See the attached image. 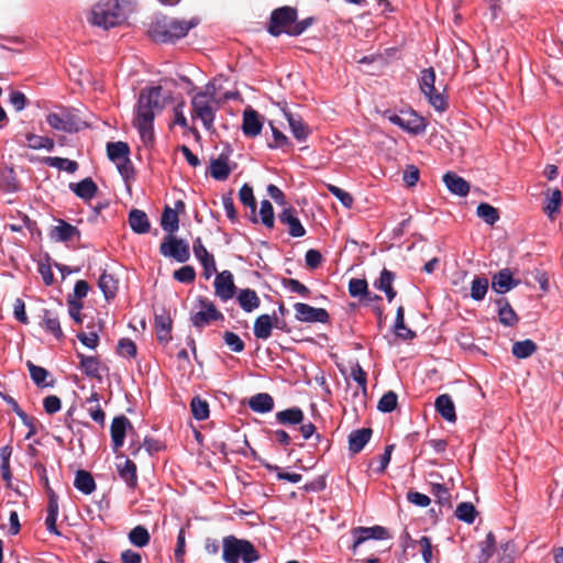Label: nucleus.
Returning <instances> with one entry per match:
<instances>
[{
  "label": "nucleus",
  "instance_id": "40",
  "mask_svg": "<svg viewBox=\"0 0 563 563\" xmlns=\"http://www.w3.org/2000/svg\"><path fill=\"white\" fill-rule=\"evenodd\" d=\"M98 286L107 300L115 297L118 291V280L111 274H108L104 271L99 277Z\"/></svg>",
  "mask_w": 563,
  "mask_h": 563
},
{
  "label": "nucleus",
  "instance_id": "24",
  "mask_svg": "<svg viewBox=\"0 0 563 563\" xmlns=\"http://www.w3.org/2000/svg\"><path fill=\"white\" fill-rule=\"evenodd\" d=\"M284 112L294 137L299 142L306 141L311 132L308 124L301 119V117L295 115L288 111Z\"/></svg>",
  "mask_w": 563,
  "mask_h": 563
},
{
  "label": "nucleus",
  "instance_id": "38",
  "mask_svg": "<svg viewBox=\"0 0 563 563\" xmlns=\"http://www.w3.org/2000/svg\"><path fill=\"white\" fill-rule=\"evenodd\" d=\"M394 332L396 336L402 340H412L416 333L409 329L405 323V308L399 306L396 311V319L394 324Z\"/></svg>",
  "mask_w": 563,
  "mask_h": 563
},
{
  "label": "nucleus",
  "instance_id": "35",
  "mask_svg": "<svg viewBox=\"0 0 563 563\" xmlns=\"http://www.w3.org/2000/svg\"><path fill=\"white\" fill-rule=\"evenodd\" d=\"M236 300L240 307L245 312H252L253 310L257 309L261 305V300L256 291L250 288L241 289L236 297Z\"/></svg>",
  "mask_w": 563,
  "mask_h": 563
},
{
  "label": "nucleus",
  "instance_id": "59",
  "mask_svg": "<svg viewBox=\"0 0 563 563\" xmlns=\"http://www.w3.org/2000/svg\"><path fill=\"white\" fill-rule=\"evenodd\" d=\"M260 216L262 223L266 228L272 229L274 227V209L268 200H263L261 202Z\"/></svg>",
  "mask_w": 563,
  "mask_h": 563
},
{
  "label": "nucleus",
  "instance_id": "50",
  "mask_svg": "<svg viewBox=\"0 0 563 563\" xmlns=\"http://www.w3.org/2000/svg\"><path fill=\"white\" fill-rule=\"evenodd\" d=\"M44 162L58 169H64L70 174H74L78 169V163L68 158L63 157H46Z\"/></svg>",
  "mask_w": 563,
  "mask_h": 563
},
{
  "label": "nucleus",
  "instance_id": "1",
  "mask_svg": "<svg viewBox=\"0 0 563 563\" xmlns=\"http://www.w3.org/2000/svg\"><path fill=\"white\" fill-rule=\"evenodd\" d=\"M161 86L145 88L141 90L137 101L136 117L134 119V126L140 133V137L145 146L154 142V128L153 122L155 119V110L163 109L162 104Z\"/></svg>",
  "mask_w": 563,
  "mask_h": 563
},
{
  "label": "nucleus",
  "instance_id": "10",
  "mask_svg": "<svg viewBox=\"0 0 563 563\" xmlns=\"http://www.w3.org/2000/svg\"><path fill=\"white\" fill-rule=\"evenodd\" d=\"M159 253L165 257H173L179 263H185L190 257L189 245L181 239L168 234L159 245Z\"/></svg>",
  "mask_w": 563,
  "mask_h": 563
},
{
  "label": "nucleus",
  "instance_id": "8",
  "mask_svg": "<svg viewBox=\"0 0 563 563\" xmlns=\"http://www.w3.org/2000/svg\"><path fill=\"white\" fill-rule=\"evenodd\" d=\"M384 117L393 124L412 135L422 134L427 128L424 119L418 115L413 110L401 111L399 114L387 110L384 112Z\"/></svg>",
  "mask_w": 563,
  "mask_h": 563
},
{
  "label": "nucleus",
  "instance_id": "58",
  "mask_svg": "<svg viewBox=\"0 0 563 563\" xmlns=\"http://www.w3.org/2000/svg\"><path fill=\"white\" fill-rule=\"evenodd\" d=\"M396 278V275L395 273H393L391 271L387 269V268H383V271L380 272V276L377 280H375L374 283V286L380 290V291H385L389 288L393 287V283Z\"/></svg>",
  "mask_w": 563,
  "mask_h": 563
},
{
  "label": "nucleus",
  "instance_id": "47",
  "mask_svg": "<svg viewBox=\"0 0 563 563\" xmlns=\"http://www.w3.org/2000/svg\"><path fill=\"white\" fill-rule=\"evenodd\" d=\"M476 213L483 221L490 225L499 220L498 210L486 202H482L477 206Z\"/></svg>",
  "mask_w": 563,
  "mask_h": 563
},
{
  "label": "nucleus",
  "instance_id": "31",
  "mask_svg": "<svg viewBox=\"0 0 563 563\" xmlns=\"http://www.w3.org/2000/svg\"><path fill=\"white\" fill-rule=\"evenodd\" d=\"M118 473L130 489L137 487V467L133 461L126 459L122 465H118Z\"/></svg>",
  "mask_w": 563,
  "mask_h": 563
},
{
  "label": "nucleus",
  "instance_id": "45",
  "mask_svg": "<svg viewBox=\"0 0 563 563\" xmlns=\"http://www.w3.org/2000/svg\"><path fill=\"white\" fill-rule=\"evenodd\" d=\"M129 540L133 545L143 548L150 543L151 536L144 526H136L129 532Z\"/></svg>",
  "mask_w": 563,
  "mask_h": 563
},
{
  "label": "nucleus",
  "instance_id": "12",
  "mask_svg": "<svg viewBox=\"0 0 563 563\" xmlns=\"http://www.w3.org/2000/svg\"><path fill=\"white\" fill-rule=\"evenodd\" d=\"M295 318L300 322L328 323L330 316L324 308H314L308 303L297 302L294 305Z\"/></svg>",
  "mask_w": 563,
  "mask_h": 563
},
{
  "label": "nucleus",
  "instance_id": "23",
  "mask_svg": "<svg viewBox=\"0 0 563 563\" xmlns=\"http://www.w3.org/2000/svg\"><path fill=\"white\" fill-rule=\"evenodd\" d=\"M443 183L452 194L460 197H465L470 192V184L453 172L443 175Z\"/></svg>",
  "mask_w": 563,
  "mask_h": 563
},
{
  "label": "nucleus",
  "instance_id": "21",
  "mask_svg": "<svg viewBox=\"0 0 563 563\" xmlns=\"http://www.w3.org/2000/svg\"><path fill=\"white\" fill-rule=\"evenodd\" d=\"M46 122L51 128L57 131L73 133L78 131V126L70 114L49 113L46 117Z\"/></svg>",
  "mask_w": 563,
  "mask_h": 563
},
{
  "label": "nucleus",
  "instance_id": "57",
  "mask_svg": "<svg viewBox=\"0 0 563 563\" xmlns=\"http://www.w3.org/2000/svg\"><path fill=\"white\" fill-rule=\"evenodd\" d=\"M173 276L179 283L191 284L196 279V271L192 266L186 265L176 269Z\"/></svg>",
  "mask_w": 563,
  "mask_h": 563
},
{
  "label": "nucleus",
  "instance_id": "60",
  "mask_svg": "<svg viewBox=\"0 0 563 563\" xmlns=\"http://www.w3.org/2000/svg\"><path fill=\"white\" fill-rule=\"evenodd\" d=\"M1 187L4 191H8V192H13L19 189V180H18L13 169H9L8 172L2 174Z\"/></svg>",
  "mask_w": 563,
  "mask_h": 563
},
{
  "label": "nucleus",
  "instance_id": "34",
  "mask_svg": "<svg viewBox=\"0 0 563 563\" xmlns=\"http://www.w3.org/2000/svg\"><path fill=\"white\" fill-rule=\"evenodd\" d=\"M77 357L80 360L79 367L88 377L101 379L100 375V362L96 356H87L82 353H77Z\"/></svg>",
  "mask_w": 563,
  "mask_h": 563
},
{
  "label": "nucleus",
  "instance_id": "11",
  "mask_svg": "<svg viewBox=\"0 0 563 563\" xmlns=\"http://www.w3.org/2000/svg\"><path fill=\"white\" fill-rule=\"evenodd\" d=\"M351 533L354 538L351 545V550L353 552H355L356 549L367 540H385L390 538L388 530L382 526L355 527L351 530Z\"/></svg>",
  "mask_w": 563,
  "mask_h": 563
},
{
  "label": "nucleus",
  "instance_id": "20",
  "mask_svg": "<svg viewBox=\"0 0 563 563\" xmlns=\"http://www.w3.org/2000/svg\"><path fill=\"white\" fill-rule=\"evenodd\" d=\"M263 122L256 110L247 108L243 113L242 131L247 137H255L261 134Z\"/></svg>",
  "mask_w": 563,
  "mask_h": 563
},
{
  "label": "nucleus",
  "instance_id": "37",
  "mask_svg": "<svg viewBox=\"0 0 563 563\" xmlns=\"http://www.w3.org/2000/svg\"><path fill=\"white\" fill-rule=\"evenodd\" d=\"M74 486L85 495H90L96 490V482L92 475L85 470L77 471Z\"/></svg>",
  "mask_w": 563,
  "mask_h": 563
},
{
  "label": "nucleus",
  "instance_id": "18",
  "mask_svg": "<svg viewBox=\"0 0 563 563\" xmlns=\"http://www.w3.org/2000/svg\"><path fill=\"white\" fill-rule=\"evenodd\" d=\"M519 284L520 280L514 279L512 273L509 268H504L492 277V288L498 294H505L517 287Z\"/></svg>",
  "mask_w": 563,
  "mask_h": 563
},
{
  "label": "nucleus",
  "instance_id": "39",
  "mask_svg": "<svg viewBox=\"0 0 563 563\" xmlns=\"http://www.w3.org/2000/svg\"><path fill=\"white\" fill-rule=\"evenodd\" d=\"M130 147L128 143L119 141V142H109L107 144V155L111 162L118 163L129 157Z\"/></svg>",
  "mask_w": 563,
  "mask_h": 563
},
{
  "label": "nucleus",
  "instance_id": "5",
  "mask_svg": "<svg viewBox=\"0 0 563 563\" xmlns=\"http://www.w3.org/2000/svg\"><path fill=\"white\" fill-rule=\"evenodd\" d=\"M123 20L119 0H100L91 10L90 22L104 30L119 25Z\"/></svg>",
  "mask_w": 563,
  "mask_h": 563
},
{
  "label": "nucleus",
  "instance_id": "51",
  "mask_svg": "<svg viewBox=\"0 0 563 563\" xmlns=\"http://www.w3.org/2000/svg\"><path fill=\"white\" fill-rule=\"evenodd\" d=\"M398 405V396L395 391L389 390L385 393L378 400L377 409L380 412L388 413L394 411Z\"/></svg>",
  "mask_w": 563,
  "mask_h": 563
},
{
  "label": "nucleus",
  "instance_id": "14",
  "mask_svg": "<svg viewBox=\"0 0 563 563\" xmlns=\"http://www.w3.org/2000/svg\"><path fill=\"white\" fill-rule=\"evenodd\" d=\"M233 275L230 271H222L217 274L214 279V292L223 301H227L235 295Z\"/></svg>",
  "mask_w": 563,
  "mask_h": 563
},
{
  "label": "nucleus",
  "instance_id": "22",
  "mask_svg": "<svg viewBox=\"0 0 563 563\" xmlns=\"http://www.w3.org/2000/svg\"><path fill=\"white\" fill-rule=\"evenodd\" d=\"M373 434V430L371 428H362L357 430H353L349 434V450L352 454L360 453L364 446L371 440Z\"/></svg>",
  "mask_w": 563,
  "mask_h": 563
},
{
  "label": "nucleus",
  "instance_id": "29",
  "mask_svg": "<svg viewBox=\"0 0 563 563\" xmlns=\"http://www.w3.org/2000/svg\"><path fill=\"white\" fill-rule=\"evenodd\" d=\"M129 224L133 232L137 234L147 233L151 229V223L147 214L140 209H132L129 213Z\"/></svg>",
  "mask_w": 563,
  "mask_h": 563
},
{
  "label": "nucleus",
  "instance_id": "44",
  "mask_svg": "<svg viewBox=\"0 0 563 563\" xmlns=\"http://www.w3.org/2000/svg\"><path fill=\"white\" fill-rule=\"evenodd\" d=\"M190 409L192 417L196 420H206L209 418V404L206 399H202L200 396H195L190 401Z\"/></svg>",
  "mask_w": 563,
  "mask_h": 563
},
{
  "label": "nucleus",
  "instance_id": "19",
  "mask_svg": "<svg viewBox=\"0 0 563 563\" xmlns=\"http://www.w3.org/2000/svg\"><path fill=\"white\" fill-rule=\"evenodd\" d=\"M41 327L47 333L52 334L56 340H62L65 338L60 325L59 316L54 309L43 310Z\"/></svg>",
  "mask_w": 563,
  "mask_h": 563
},
{
  "label": "nucleus",
  "instance_id": "33",
  "mask_svg": "<svg viewBox=\"0 0 563 563\" xmlns=\"http://www.w3.org/2000/svg\"><path fill=\"white\" fill-rule=\"evenodd\" d=\"M249 407L254 412L266 413L273 410L274 399L269 394L258 393L250 398Z\"/></svg>",
  "mask_w": 563,
  "mask_h": 563
},
{
  "label": "nucleus",
  "instance_id": "43",
  "mask_svg": "<svg viewBox=\"0 0 563 563\" xmlns=\"http://www.w3.org/2000/svg\"><path fill=\"white\" fill-rule=\"evenodd\" d=\"M561 203L562 194L558 188L553 189L552 191H548L543 206L544 213H547L550 218H553L554 213L560 211Z\"/></svg>",
  "mask_w": 563,
  "mask_h": 563
},
{
  "label": "nucleus",
  "instance_id": "25",
  "mask_svg": "<svg viewBox=\"0 0 563 563\" xmlns=\"http://www.w3.org/2000/svg\"><path fill=\"white\" fill-rule=\"evenodd\" d=\"M435 410L449 422L456 421L455 406L450 395L442 394L437 397L434 402Z\"/></svg>",
  "mask_w": 563,
  "mask_h": 563
},
{
  "label": "nucleus",
  "instance_id": "53",
  "mask_svg": "<svg viewBox=\"0 0 563 563\" xmlns=\"http://www.w3.org/2000/svg\"><path fill=\"white\" fill-rule=\"evenodd\" d=\"M431 493L435 497L437 503L440 506H448L449 508H451V495L449 493V489L444 485L431 482Z\"/></svg>",
  "mask_w": 563,
  "mask_h": 563
},
{
  "label": "nucleus",
  "instance_id": "48",
  "mask_svg": "<svg viewBox=\"0 0 563 563\" xmlns=\"http://www.w3.org/2000/svg\"><path fill=\"white\" fill-rule=\"evenodd\" d=\"M488 279L485 277H475L471 285V298L481 301L485 298L488 290Z\"/></svg>",
  "mask_w": 563,
  "mask_h": 563
},
{
  "label": "nucleus",
  "instance_id": "49",
  "mask_svg": "<svg viewBox=\"0 0 563 563\" xmlns=\"http://www.w3.org/2000/svg\"><path fill=\"white\" fill-rule=\"evenodd\" d=\"M496 539L493 532H488L486 539L479 543L481 553L478 563H487L495 550Z\"/></svg>",
  "mask_w": 563,
  "mask_h": 563
},
{
  "label": "nucleus",
  "instance_id": "64",
  "mask_svg": "<svg viewBox=\"0 0 563 563\" xmlns=\"http://www.w3.org/2000/svg\"><path fill=\"white\" fill-rule=\"evenodd\" d=\"M118 353L122 356L134 357L136 355V345L132 340L123 338L118 343Z\"/></svg>",
  "mask_w": 563,
  "mask_h": 563
},
{
  "label": "nucleus",
  "instance_id": "52",
  "mask_svg": "<svg viewBox=\"0 0 563 563\" xmlns=\"http://www.w3.org/2000/svg\"><path fill=\"white\" fill-rule=\"evenodd\" d=\"M349 294L354 298H364L369 296L368 284L366 279L352 278L349 282Z\"/></svg>",
  "mask_w": 563,
  "mask_h": 563
},
{
  "label": "nucleus",
  "instance_id": "42",
  "mask_svg": "<svg viewBox=\"0 0 563 563\" xmlns=\"http://www.w3.org/2000/svg\"><path fill=\"white\" fill-rule=\"evenodd\" d=\"M231 173L228 158L220 156L210 163V175L217 180H225Z\"/></svg>",
  "mask_w": 563,
  "mask_h": 563
},
{
  "label": "nucleus",
  "instance_id": "36",
  "mask_svg": "<svg viewBox=\"0 0 563 563\" xmlns=\"http://www.w3.org/2000/svg\"><path fill=\"white\" fill-rule=\"evenodd\" d=\"M154 321L158 341L165 343L169 342L172 339V319L169 314L165 312L162 314H155Z\"/></svg>",
  "mask_w": 563,
  "mask_h": 563
},
{
  "label": "nucleus",
  "instance_id": "32",
  "mask_svg": "<svg viewBox=\"0 0 563 563\" xmlns=\"http://www.w3.org/2000/svg\"><path fill=\"white\" fill-rule=\"evenodd\" d=\"M273 318L269 314H260L253 325V333L256 339L267 340L272 335Z\"/></svg>",
  "mask_w": 563,
  "mask_h": 563
},
{
  "label": "nucleus",
  "instance_id": "17",
  "mask_svg": "<svg viewBox=\"0 0 563 563\" xmlns=\"http://www.w3.org/2000/svg\"><path fill=\"white\" fill-rule=\"evenodd\" d=\"M185 209V202L183 200H177L175 203V209L166 206L164 208L161 225L165 232L168 234H174L179 229V218L178 210Z\"/></svg>",
  "mask_w": 563,
  "mask_h": 563
},
{
  "label": "nucleus",
  "instance_id": "28",
  "mask_svg": "<svg viewBox=\"0 0 563 563\" xmlns=\"http://www.w3.org/2000/svg\"><path fill=\"white\" fill-rule=\"evenodd\" d=\"M69 188L77 197L84 200L92 199L98 191V186L90 177H87L79 183H70Z\"/></svg>",
  "mask_w": 563,
  "mask_h": 563
},
{
  "label": "nucleus",
  "instance_id": "46",
  "mask_svg": "<svg viewBox=\"0 0 563 563\" xmlns=\"http://www.w3.org/2000/svg\"><path fill=\"white\" fill-rule=\"evenodd\" d=\"M239 199L240 201L249 207L251 209V212H252V220L253 222H256V218H255V211H256V200H255V197H254V194H253V188L249 185V184H244L241 188H240V191H239Z\"/></svg>",
  "mask_w": 563,
  "mask_h": 563
},
{
  "label": "nucleus",
  "instance_id": "4",
  "mask_svg": "<svg viewBox=\"0 0 563 563\" xmlns=\"http://www.w3.org/2000/svg\"><path fill=\"white\" fill-rule=\"evenodd\" d=\"M214 102V87L207 86L206 91L197 92L191 99V118L201 120L207 131L213 130L217 107Z\"/></svg>",
  "mask_w": 563,
  "mask_h": 563
},
{
  "label": "nucleus",
  "instance_id": "55",
  "mask_svg": "<svg viewBox=\"0 0 563 563\" xmlns=\"http://www.w3.org/2000/svg\"><path fill=\"white\" fill-rule=\"evenodd\" d=\"M271 128H272V132H273L274 142L268 143V147L269 148H283L284 151L290 150L292 147V144L288 140V137L282 131H279L277 128H275L273 125V123H271Z\"/></svg>",
  "mask_w": 563,
  "mask_h": 563
},
{
  "label": "nucleus",
  "instance_id": "16",
  "mask_svg": "<svg viewBox=\"0 0 563 563\" xmlns=\"http://www.w3.org/2000/svg\"><path fill=\"white\" fill-rule=\"evenodd\" d=\"M278 220L282 224L288 227V233L292 238H301L306 234V229L297 217V210L294 207H286L278 214Z\"/></svg>",
  "mask_w": 563,
  "mask_h": 563
},
{
  "label": "nucleus",
  "instance_id": "27",
  "mask_svg": "<svg viewBox=\"0 0 563 563\" xmlns=\"http://www.w3.org/2000/svg\"><path fill=\"white\" fill-rule=\"evenodd\" d=\"M275 419L279 424L291 427L305 421V413L299 407H291L276 412Z\"/></svg>",
  "mask_w": 563,
  "mask_h": 563
},
{
  "label": "nucleus",
  "instance_id": "9",
  "mask_svg": "<svg viewBox=\"0 0 563 563\" xmlns=\"http://www.w3.org/2000/svg\"><path fill=\"white\" fill-rule=\"evenodd\" d=\"M197 301L200 310L190 316L195 328L202 329L213 321L224 320L223 313L207 297H198Z\"/></svg>",
  "mask_w": 563,
  "mask_h": 563
},
{
  "label": "nucleus",
  "instance_id": "62",
  "mask_svg": "<svg viewBox=\"0 0 563 563\" xmlns=\"http://www.w3.org/2000/svg\"><path fill=\"white\" fill-rule=\"evenodd\" d=\"M283 285L290 291L299 294L302 297H309L310 295V289L303 284H301L298 279L284 278Z\"/></svg>",
  "mask_w": 563,
  "mask_h": 563
},
{
  "label": "nucleus",
  "instance_id": "26",
  "mask_svg": "<svg viewBox=\"0 0 563 563\" xmlns=\"http://www.w3.org/2000/svg\"><path fill=\"white\" fill-rule=\"evenodd\" d=\"M26 367L29 369L31 379L38 388H46V387L54 386V384H55L54 379H51L49 382L47 380V378L51 376V374L46 368L35 365L32 361L26 362Z\"/></svg>",
  "mask_w": 563,
  "mask_h": 563
},
{
  "label": "nucleus",
  "instance_id": "6",
  "mask_svg": "<svg viewBox=\"0 0 563 563\" xmlns=\"http://www.w3.org/2000/svg\"><path fill=\"white\" fill-rule=\"evenodd\" d=\"M435 71L432 67L422 69L419 77V87L422 93L427 97L429 103L439 112H444L448 107V99L435 87Z\"/></svg>",
  "mask_w": 563,
  "mask_h": 563
},
{
  "label": "nucleus",
  "instance_id": "41",
  "mask_svg": "<svg viewBox=\"0 0 563 563\" xmlns=\"http://www.w3.org/2000/svg\"><path fill=\"white\" fill-rule=\"evenodd\" d=\"M537 350L538 345L536 344V342H533L530 339H526L522 341H516L512 344L511 353L515 357L522 360L530 357L532 354L537 352Z\"/></svg>",
  "mask_w": 563,
  "mask_h": 563
},
{
  "label": "nucleus",
  "instance_id": "13",
  "mask_svg": "<svg viewBox=\"0 0 563 563\" xmlns=\"http://www.w3.org/2000/svg\"><path fill=\"white\" fill-rule=\"evenodd\" d=\"M134 432L131 421L124 416H118L112 419L110 426V434L112 441V450L117 452L124 444L126 432Z\"/></svg>",
  "mask_w": 563,
  "mask_h": 563
},
{
  "label": "nucleus",
  "instance_id": "2",
  "mask_svg": "<svg viewBox=\"0 0 563 563\" xmlns=\"http://www.w3.org/2000/svg\"><path fill=\"white\" fill-rule=\"evenodd\" d=\"M198 24L197 18L187 21L163 16L151 24L148 34L156 42L172 43L185 37Z\"/></svg>",
  "mask_w": 563,
  "mask_h": 563
},
{
  "label": "nucleus",
  "instance_id": "54",
  "mask_svg": "<svg viewBox=\"0 0 563 563\" xmlns=\"http://www.w3.org/2000/svg\"><path fill=\"white\" fill-rule=\"evenodd\" d=\"M455 516L466 523H473L476 517V509L472 503L464 501L456 507Z\"/></svg>",
  "mask_w": 563,
  "mask_h": 563
},
{
  "label": "nucleus",
  "instance_id": "56",
  "mask_svg": "<svg viewBox=\"0 0 563 563\" xmlns=\"http://www.w3.org/2000/svg\"><path fill=\"white\" fill-rule=\"evenodd\" d=\"M223 341L227 346L234 353H240L245 347L243 340L232 331H225L223 333Z\"/></svg>",
  "mask_w": 563,
  "mask_h": 563
},
{
  "label": "nucleus",
  "instance_id": "7",
  "mask_svg": "<svg viewBox=\"0 0 563 563\" xmlns=\"http://www.w3.org/2000/svg\"><path fill=\"white\" fill-rule=\"evenodd\" d=\"M298 18V11L294 7L285 5L272 11L267 23V32L277 37L283 33L288 35Z\"/></svg>",
  "mask_w": 563,
  "mask_h": 563
},
{
  "label": "nucleus",
  "instance_id": "3",
  "mask_svg": "<svg viewBox=\"0 0 563 563\" xmlns=\"http://www.w3.org/2000/svg\"><path fill=\"white\" fill-rule=\"evenodd\" d=\"M260 558V552L250 540L233 534L223 537L222 560L225 563H255Z\"/></svg>",
  "mask_w": 563,
  "mask_h": 563
},
{
  "label": "nucleus",
  "instance_id": "61",
  "mask_svg": "<svg viewBox=\"0 0 563 563\" xmlns=\"http://www.w3.org/2000/svg\"><path fill=\"white\" fill-rule=\"evenodd\" d=\"M328 190L346 208H351L354 199L345 190L334 185H328Z\"/></svg>",
  "mask_w": 563,
  "mask_h": 563
},
{
  "label": "nucleus",
  "instance_id": "63",
  "mask_svg": "<svg viewBox=\"0 0 563 563\" xmlns=\"http://www.w3.org/2000/svg\"><path fill=\"white\" fill-rule=\"evenodd\" d=\"M351 377L357 383L363 393L367 390V374L362 366L356 363L351 368Z\"/></svg>",
  "mask_w": 563,
  "mask_h": 563
},
{
  "label": "nucleus",
  "instance_id": "30",
  "mask_svg": "<svg viewBox=\"0 0 563 563\" xmlns=\"http://www.w3.org/2000/svg\"><path fill=\"white\" fill-rule=\"evenodd\" d=\"M498 306V318L499 322L506 327L515 325L519 318L515 310L511 308L510 303L506 298H498L496 301Z\"/></svg>",
  "mask_w": 563,
  "mask_h": 563
},
{
  "label": "nucleus",
  "instance_id": "15",
  "mask_svg": "<svg viewBox=\"0 0 563 563\" xmlns=\"http://www.w3.org/2000/svg\"><path fill=\"white\" fill-rule=\"evenodd\" d=\"M48 235L55 242L66 243L75 238L79 240L81 234L77 227L59 219L57 225L51 228Z\"/></svg>",
  "mask_w": 563,
  "mask_h": 563
}]
</instances>
